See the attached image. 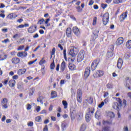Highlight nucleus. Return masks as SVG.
I'll return each mask as SVG.
<instances>
[{
	"label": "nucleus",
	"mask_w": 131,
	"mask_h": 131,
	"mask_svg": "<svg viewBox=\"0 0 131 131\" xmlns=\"http://www.w3.org/2000/svg\"><path fill=\"white\" fill-rule=\"evenodd\" d=\"M116 101L117 102H114L113 104V108L117 111H120L121 107H122V100L120 98H116Z\"/></svg>",
	"instance_id": "1"
},
{
	"label": "nucleus",
	"mask_w": 131,
	"mask_h": 131,
	"mask_svg": "<svg viewBox=\"0 0 131 131\" xmlns=\"http://www.w3.org/2000/svg\"><path fill=\"white\" fill-rule=\"evenodd\" d=\"M95 113V108L89 107L88 112L85 114V118L86 122H90L92 120V115Z\"/></svg>",
	"instance_id": "2"
},
{
	"label": "nucleus",
	"mask_w": 131,
	"mask_h": 131,
	"mask_svg": "<svg viewBox=\"0 0 131 131\" xmlns=\"http://www.w3.org/2000/svg\"><path fill=\"white\" fill-rule=\"evenodd\" d=\"M85 54V52L84 50H81L78 55L77 56V61L78 63H80L82 61H83V59H84V55Z\"/></svg>",
	"instance_id": "3"
},
{
	"label": "nucleus",
	"mask_w": 131,
	"mask_h": 131,
	"mask_svg": "<svg viewBox=\"0 0 131 131\" xmlns=\"http://www.w3.org/2000/svg\"><path fill=\"white\" fill-rule=\"evenodd\" d=\"M109 19H110L109 13L108 12L105 13L102 16V23L103 25L106 26L109 23Z\"/></svg>",
	"instance_id": "4"
},
{
	"label": "nucleus",
	"mask_w": 131,
	"mask_h": 131,
	"mask_svg": "<svg viewBox=\"0 0 131 131\" xmlns=\"http://www.w3.org/2000/svg\"><path fill=\"white\" fill-rule=\"evenodd\" d=\"M77 101L78 102V103H81V102H82V92L81 89L77 90Z\"/></svg>",
	"instance_id": "5"
},
{
	"label": "nucleus",
	"mask_w": 131,
	"mask_h": 131,
	"mask_svg": "<svg viewBox=\"0 0 131 131\" xmlns=\"http://www.w3.org/2000/svg\"><path fill=\"white\" fill-rule=\"evenodd\" d=\"M78 49L75 47H73V49H71L69 54L72 57H75L78 53Z\"/></svg>",
	"instance_id": "6"
},
{
	"label": "nucleus",
	"mask_w": 131,
	"mask_h": 131,
	"mask_svg": "<svg viewBox=\"0 0 131 131\" xmlns=\"http://www.w3.org/2000/svg\"><path fill=\"white\" fill-rule=\"evenodd\" d=\"M128 14V12H127V11L124 12H122L119 17V20H120V22H123L124 20L127 18Z\"/></svg>",
	"instance_id": "7"
},
{
	"label": "nucleus",
	"mask_w": 131,
	"mask_h": 131,
	"mask_svg": "<svg viewBox=\"0 0 131 131\" xmlns=\"http://www.w3.org/2000/svg\"><path fill=\"white\" fill-rule=\"evenodd\" d=\"M90 74H91V68L90 67H87L85 69V71L84 72L83 79L85 80L88 79V77H89V76H90Z\"/></svg>",
	"instance_id": "8"
},
{
	"label": "nucleus",
	"mask_w": 131,
	"mask_h": 131,
	"mask_svg": "<svg viewBox=\"0 0 131 131\" xmlns=\"http://www.w3.org/2000/svg\"><path fill=\"white\" fill-rule=\"evenodd\" d=\"M104 76V71L102 70H97L96 72L93 74V76L94 78H98V77H102Z\"/></svg>",
	"instance_id": "9"
},
{
	"label": "nucleus",
	"mask_w": 131,
	"mask_h": 131,
	"mask_svg": "<svg viewBox=\"0 0 131 131\" xmlns=\"http://www.w3.org/2000/svg\"><path fill=\"white\" fill-rule=\"evenodd\" d=\"M99 63H100V61L97 59H95L92 62L91 67L93 71H94V70H96L98 65H99Z\"/></svg>",
	"instance_id": "10"
},
{
	"label": "nucleus",
	"mask_w": 131,
	"mask_h": 131,
	"mask_svg": "<svg viewBox=\"0 0 131 131\" xmlns=\"http://www.w3.org/2000/svg\"><path fill=\"white\" fill-rule=\"evenodd\" d=\"M37 28V26L36 25L31 26L28 29V32L29 33H34L36 31V29Z\"/></svg>",
	"instance_id": "11"
},
{
	"label": "nucleus",
	"mask_w": 131,
	"mask_h": 131,
	"mask_svg": "<svg viewBox=\"0 0 131 131\" xmlns=\"http://www.w3.org/2000/svg\"><path fill=\"white\" fill-rule=\"evenodd\" d=\"M1 105H2L4 109L8 108V99L5 98L1 101Z\"/></svg>",
	"instance_id": "12"
},
{
	"label": "nucleus",
	"mask_w": 131,
	"mask_h": 131,
	"mask_svg": "<svg viewBox=\"0 0 131 131\" xmlns=\"http://www.w3.org/2000/svg\"><path fill=\"white\" fill-rule=\"evenodd\" d=\"M73 32L76 36H79V35H80V31L77 27H74L73 28Z\"/></svg>",
	"instance_id": "13"
},
{
	"label": "nucleus",
	"mask_w": 131,
	"mask_h": 131,
	"mask_svg": "<svg viewBox=\"0 0 131 131\" xmlns=\"http://www.w3.org/2000/svg\"><path fill=\"white\" fill-rule=\"evenodd\" d=\"M126 80V86L128 89V90H131V79L129 77H127L125 78Z\"/></svg>",
	"instance_id": "14"
},
{
	"label": "nucleus",
	"mask_w": 131,
	"mask_h": 131,
	"mask_svg": "<svg viewBox=\"0 0 131 131\" xmlns=\"http://www.w3.org/2000/svg\"><path fill=\"white\" fill-rule=\"evenodd\" d=\"M124 41V38L122 37H119L116 41V45L117 46H121L122 43H123V42Z\"/></svg>",
	"instance_id": "15"
},
{
	"label": "nucleus",
	"mask_w": 131,
	"mask_h": 131,
	"mask_svg": "<svg viewBox=\"0 0 131 131\" xmlns=\"http://www.w3.org/2000/svg\"><path fill=\"white\" fill-rule=\"evenodd\" d=\"M67 68V66L66 65V62L65 61L63 60L60 64V71L61 72H64L65 70Z\"/></svg>",
	"instance_id": "16"
},
{
	"label": "nucleus",
	"mask_w": 131,
	"mask_h": 131,
	"mask_svg": "<svg viewBox=\"0 0 131 131\" xmlns=\"http://www.w3.org/2000/svg\"><path fill=\"white\" fill-rule=\"evenodd\" d=\"M123 64V61L122 60V58H119L118 60L117 64V67H118L119 69H121Z\"/></svg>",
	"instance_id": "17"
},
{
	"label": "nucleus",
	"mask_w": 131,
	"mask_h": 131,
	"mask_svg": "<svg viewBox=\"0 0 131 131\" xmlns=\"http://www.w3.org/2000/svg\"><path fill=\"white\" fill-rule=\"evenodd\" d=\"M27 55H28V54L26 52H19L17 53V57L19 58H23V57L24 58L27 57Z\"/></svg>",
	"instance_id": "18"
},
{
	"label": "nucleus",
	"mask_w": 131,
	"mask_h": 131,
	"mask_svg": "<svg viewBox=\"0 0 131 131\" xmlns=\"http://www.w3.org/2000/svg\"><path fill=\"white\" fill-rule=\"evenodd\" d=\"M12 64H19L20 63V58L18 57H14L11 59Z\"/></svg>",
	"instance_id": "19"
},
{
	"label": "nucleus",
	"mask_w": 131,
	"mask_h": 131,
	"mask_svg": "<svg viewBox=\"0 0 131 131\" xmlns=\"http://www.w3.org/2000/svg\"><path fill=\"white\" fill-rule=\"evenodd\" d=\"M8 84L10 88H14L16 85V81L15 80L11 79L8 82Z\"/></svg>",
	"instance_id": "20"
},
{
	"label": "nucleus",
	"mask_w": 131,
	"mask_h": 131,
	"mask_svg": "<svg viewBox=\"0 0 131 131\" xmlns=\"http://www.w3.org/2000/svg\"><path fill=\"white\" fill-rule=\"evenodd\" d=\"M71 33H72V30H71V28H68L66 31V35L67 37H71L72 36Z\"/></svg>",
	"instance_id": "21"
},
{
	"label": "nucleus",
	"mask_w": 131,
	"mask_h": 131,
	"mask_svg": "<svg viewBox=\"0 0 131 131\" xmlns=\"http://www.w3.org/2000/svg\"><path fill=\"white\" fill-rule=\"evenodd\" d=\"M27 71L26 69H20L17 71V74L18 75H23V74H25V72H26Z\"/></svg>",
	"instance_id": "22"
},
{
	"label": "nucleus",
	"mask_w": 131,
	"mask_h": 131,
	"mask_svg": "<svg viewBox=\"0 0 131 131\" xmlns=\"http://www.w3.org/2000/svg\"><path fill=\"white\" fill-rule=\"evenodd\" d=\"M68 68L69 70H71V71H73L76 69V66L73 64V63H69L68 65Z\"/></svg>",
	"instance_id": "23"
},
{
	"label": "nucleus",
	"mask_w": 131,
	"mask_h": 131,
	"mask_svg": "<svg viewBox=\"0 0 131 131\" xmlns=\"http://www.w3.org/2000/svg\"><path fill=\"white\" fill-rule=\"evenodd\" d=\"M58 97V94L57 92L55 91H52L51 93V99H55V98H57Z\"/></svg>",
	"instance_id": "24"
},
{
	"label": "nucleus",
	"mask_w": 131,
	"mask_h": 131,
	"mask_svg": "<svg viewBox=\"0 0 131 131\" xmlns=\"http://www.w3.org/2000/svg\"><path fill=\"white\" fill-rule=\"evenodd\" d=\"M18 16L16 14L13 13H10L8 15L7 18L8 19H14L15 18H16Z\"/></svg>",
	"instance_id": "25"
},
{
	"label": "nucleus",
	"mask_w": 131,
	"mask_h": 131,
	"mask_svg": "<svg viewBox=\"0 0 131 131\" xmlns=\"http://www.w3.org/2000/svg\"><path fill=\"white\" fill-rule=\"evenodd\" d=\"M76 111H73L71 112V118L72 120H74L75 119V117H76Z\"/></svg>",
	"instance_id": "26"
},
{
	"label": "nucleus",
	"mask_w": 131,
	"mask_h": 131,
	"mask_svg": "<svg viewBox=\"0 0 131 131\" xmlns=\"http://www.w3.org/2000/svg\"><path fill=\"white\" fill-rule=\"evenodd\" d=\"M103 131H114L113 129L111 128L110 126H106L102 127Z\"/></svg>",
	"instance_id": "27"
},
{
	"label": "nucleus",
	"mask_w": 131,
	"mask_h": 131,
	"mask_svg": "<svg viewBox=\"0 0 131 131\" xmlns=\"http://www.w3.org/2000/svg\"><path fill=\"white\" fill-rule=\"evenodd\" d=\"M126 48L128 50H130L131 49V40H128L126 42Z\"/></svg>",
	"instance_id": "28"
},
{
	"label": "nucleus",
	"mask_w": 131,
	"mask_h": 131,
	"mask_svg": "<svg viewBox=\"0 0 131 131\" xmlns=\"http://www.w3.org/2000/svg\"><path fill=\"white\" fill-rule=\"evenodd\" d=\"M7 55L5 53H3L0 55V60L4 61V60H6L7 59Z\"/></svg>",
	"instance_id": "29"
},
{
	"label": "nucleus",
	"mask_w": 131,
	"mask_h": 131,
	"mask_svg": "<svg viewBox=\"0 0 131 131\" xmlns=\"http://www.w3.org/2000/svg\"><path fill=\"white\" fill-rule=\"evenodd\" d=\"M107 115L111 118H114L115 117V114H114V113L112 112H108Z\"/></svg>",
	"instance_id": "30"
},
{
	"label": "nucleus",
	"mask_w": 131,
	"mask_h": 131,
	"mask_svg": "<svg viewBox=\"0 0 131 131\" xmlns=\"http://www.w3.org/2000/svg\"><path fill=\"white\" fill-rule=\"evenodd\" d=\"M29 26V24H25L24 25H20L16 27L17 29L18 28H24V27H28Z\"/></svg>",
	"instance_id": "31"
},
{
	"label": "nucleus",
	"mask_w": 131,
	"mask_h": 131,
	"mask_svg": "<svg viewBox=\"0 0 131 131\" xmlns=\"http://www.w3.org/2000/svg\"><path fill=\"white\" fill-rule=\"evenodd\" d=\"M45 99V97L43 96H39L37 99V102H40L41 104H43V102L42 101V100Z\"/></svg>",
	"instance_id": "32"
},
{
	"label": "nucleus",
	"mask_w": 131,
	"mask_h": 131,
	"mask_svg": "<svg viewBox=\"0 0 131 131\" xmlns=\"http://www.w3.org/2000/svg\"><path fill=\"white\" fill-rule=\"evenodd\" d=\"M46 63H47V61L45 60V57H43L39 62V65L41 66L42 65H43V64H46Z\"/></svg>",
	"instance_id": "33"
},
{
	"label": "nucleus",
	"mask_w": 131,
	"mask_h": 131,
	"mask_svg": "<svg viewBox=\"0 0 131 131\" xmlns=\"http://www.w3.org/2000/svg\"><path fill=\"white\" fill-rule=\"evenodd\" d=\"M35 91V90L34 89V88H32L30 90V91L29 92V95L30 96V97H31V96H33V94H34Z\"/></svg>",
	"instance_id": "34"
},
{
	"label": "nucleus",
	"mask_w": 131,
	"mask_h": 131,
	"mask_svg": "<svg viewBox=\"0 0 131 131\" xmlns=\"http://www.w3.org/2000/svg\"><path fill=\"white\" fill-rule=\"evenodd\" d=\"M62 105L64 106V109H67V107H68V103H67L66 100L62 101Z\"/></svg>",
	"instance_id": "35"
},
{
	"label": "nucleus",
	"mask_w": 131,
	"mask_h": 131,
	"mask_svg": "<svg viewBox=\"0 0 131 131\" xmlns=\"http://www.w3.org/2000/svg\"><path fill=\"white\" fill-rule=\"evenodd\" d=\"M86 128V126L85 125V124H83L81 125L80 127V131H85Z\"/></svg>",
	"instance_id": "36"
},
{
	"label": "nucleus",
	"mask_w": 131,
	"mask_h": 131,
	"mask_svg": "<svg viewBox=\"0 0 131 131\" xmlns=\"http://www.w3.org/2000/svg\"><path fill=\"white\" fill-rule=\"evenodd\" d=\"M35 120L36 121V122H40V121H41L42 120L41 119V117L40 116H38L35 117Z\"/></svg>",
	"instance_id": "37"
},
{
	"label": "nucleus",
	"mask_w": 131,
	"mask_h": 131,
	"mask_svg": "<svg viewBox=\"0 0 131 131\" xmlns=\"http://www.w3.org/2000/svg\"><path fill=\"white\" fill-rule=\"evenodd\" d=\"M95 38H98V35H99V31L97 30H95L93 32Z\"/></svg>",
	"instance_id": "38"
},
{
	"label": "nucleus",
	"mask_w": 131,
	"mask_h": 131,
	"mask_svg": "<svg viewBox=\"0 0 131 131\" xmlns=\"http://www.w3.org/2000/svg\"><path fill=\"white\" fill-rule=\"evenodd\" d=\"M107 57L108 58H112V57H113V51L107 52Z\"/></svg>",
	"instance_id": "39"
},
{
	"label": "nucleus",
	"mask_w": 131,
	"mask_h": 131,
	"mask_svg": "<svg viewBox=\"0 0 131 131\" xmlns=\"http://www.w3.org/2000/svg\"><path fill=\"white\" fill-rule=\"evenodd\" d=\"M106 88L108 90L113 89V84H112V83H108L106 84Z\"/></svg>",
	"instance_id": "40"
},
{
	"label": "nucleus",
	"mask_w": 131,
	"mask_h": 131,
	"mask_svg": "<svg viewBox=\"0 0 131 131\" xmlns=\"http://www.w3.org/2000/svg\"><path fill=\"white\" fill-rule=\"evenodd\" d=\"M55 54H56V48H53L52 50L51 51V59H52L53 56H54V55H55Z\"/></svg>",
	"instance_id": "41"
},
{
	"label": "nucleus",
	"mask_w": 131,
	"mask_h": 131,
	"mask_svg": "<svg viewBox=\"0 0 131 131\" xmlns=\"http://www.w3.org/2000/svg\"><path fill=\"white\" fill-rule=\"evenodd\" d=\"M83 118V114L82 113H79L78 114V120H80V119H81Z\"/></svg>",
	"instance_id": "42"
},
{
	"label": "nucleus",
	"mask_w": 131,
	"mask_h": 131,
	"mask_svg": "<svg viewBox=\"0 0 131 131\" xmlns=\"http://www.w3.org/2000/svg\"><path fill=\"white\" fill-rule=\"evenodd\" d=\"M86 101H87V102H88V103L89 104H93V97H90L89 99L86 100Z\"/></svg>",
	"instance_id": "43"
},
{
	"label": "nucleus",
	"mask_w": 131,
	"mask_h": 131,
	"mask_svg": "<svg viewBox=\"0 0 131 131\" xmlns=\"http://www.w3.org/2000/svg\"><path fill=\"white\" fill-rule=\"evenodd\" d=\"M102 123L103 125H106V124H111L112 123V121H103Z\"/></svg>",
	"instance_id": "44"
},
{
	"label": "nucleus",
	"mask_w": 131,
	"mask_h": 131,
	"mask_svg": "<svg viewBox=\"0 0 131 131\" xmlns=\"http://www.w3.org/2000/svg\"><path fill=\"white\" fill-rule=\"evenodd\" d=\"M113 3L115 4H121L122 3V0H113Z\"/></svg>",
	"instance_id": "45"
},
{
	"label": "nucleus",
	"mask_w": 131,
	"mask_h": 131,
	"mask_svg": "<svg viewBox=\"0 0 131 131\" xmlns=\"http://www.w3.org/2000/svg\"><path fill=\"white\" fill-rule=\"evenodd\" d=\"M50 69L51 70H54L55 69V61L52 62L50 64Z\"/></svg>",
	"instance_id": "46"
},
{
	"label": "nucleus",
	"mask_w": 131,
	"mask_h": 131,
	"mask_svg": "<svg viewBox=\"0 0 131 131\" xmlns=\"http://www.w3.org/2000/svg\"><path fill=\"white\" fill-rule=\"evenodd\" d=\"M76 9L78 12V13H80L82 12V8H80V6L76 7Z\"/></svg>",
	"instance_id": "47"
},
{
	"label": "nucleus",
	"mask_w": 131,
	"mask_h": 131,
	"mask_svg": "<svg viewBox=\"0 0 131 131\" xmlns=\"http://www.w3.org/2000/svg\"><path fill=\"white\" fill-rule=\"evenodd\" d=\"M43 22H45V19L43 18H42L38 20V21L37 22V24H38L39 25H41V24H43Z\"/></svg>",
	"instance_id": "48"
},
{
	"label": "nucleus",
	"mask_w": 131,
	"mask_h": 131,
	"mask_svg": "<svg viewBox=\"0 0 131 131\" xmlns=\"http://www.w3.org/2000/svg\"><path fill=\"white\" fill-rule=\"evenodd\" d=\"M50 20V18H47L45 21V24H46L48 27L51 26V24H49Z\"/></svg>",
	"instance_id": "49"
},
{
	"label": "nucleus",
	"mask_w": 131,
	"mask_h": 131,
	"mask_svg": "<svg viewBox=\"0 0 131 131\" xmlns=\"http://www.w3.org/2000/svg\"><path fill=\"white\" fill-rule=\"evenodd\" d=\"M63 58L65 61H67V56L66 55V50H63Z\"/></svg>",
	"instance_id": "50"
},
{
	"label": "nucleus",
	"mask_w": 131,
	"mask_h": 131,
	"mask_svg": "<svg viewBox=\"0 0 131 131\" xmlns=\"http://www.w3.org/2000/svg\"><path fill=\"white\" fill-rule=\"evenodd\" d=\"M108 5L104 3L101 4V8H102L103 10H105V9H106Z\"/></svg>",
	"instance_id": "51"
},
{
	"label": "nucleus",
	"mask_w": 131,
	"mask_h": 131,
	"mask_svg": "<svg viewBox=\"0 0 131 131\" xmlns=\"http://www.w3.org/2000/svg\"><path fill=\"white\" fill-rule=\"evenodd\" d=\"M24 48H25V46L24 45L20 46L18 47L17 51H22V50H23Z\"/></svg>",
	"instance_id": "52"
},
{
	"label": "nucleus",
	"mask_w": 131,
	"mask_h": 131,
	"mask_svg": "<svg viewBox=\"0 0 131 131\" xmlns=\"http://www.w3.org/2000/svg\"><path fill=\"white\" fill-rule=\"evenodd\" d=\"M97 24V17H94L93 25L95 26Z\"/></svg>",
	"instance_id": "53"
},
{
	"label": "nucleus",
	"mask_w": 131,
	"mask_h": 131,
	"mask_svg": "<svg viewBox=\"0 0 131 131\" xmlns=\"http://www.w3.org/2000/svg\"><path fill=\"white\" fill-rule=\"evenodd\" d=\"M36 61H37V59H36L33 61H30L28 62V64L29 65H32V64H33L34 63H35V62H36Z\"/></svg>",
	"instance_id": "54"
},
{
	"label": "nucleus",
	"mask_w": 131,
	"mask_h": 131,
	"mask_svg": "<svg viewBox=\"0 0 131 131\" xmlns=\"http://www.w3.org/2000/svg\"><path fill=\"white\" fill-rule=\"evenodd\" d=\"M33 124H34L33 122H32V121L29 122L27 123L28 126H30V127L33 126Z\"/></svg>",
	"instance_id": "55"
},
{
	"label": "nucleus",
	"mask_w": 131,
	"mask_h": 131,
	"mask_svg": "<svg viewBox=\"0 0 131 131\" xmlns=\"http://www.w3.org/2000/svg\"><path fill=\"white\" fill-rule=\"evenodd\" d=\"M99 112L97 111L95 113V118L99 119L100 118V115H98Z\"/></svg>",
	"instance_id": "56"
},
{
	"label": "nucleus",
	"mask_w": 131,
	"mask_h": 131,
	"mask_svg": "<svg viewBox=\"0 0 131 131\" xmlns=\"http://www.w3.org/2000/svg\"><path fill=\"white\" fill-rule=\"evenodd\" d=\"M9 41H10L9 38H7L4 40L2 41V42H3V43H7V42H9Z\"/></svg>",
	"instance_id": "57"
},
{
	"label": "nucleus",
	"mask_w": 131,
	"mask_h": 131,
	"mask_svg": "<svg viewBox=\"0 0 131 131\" xmlns=\"http://www.w3.org/2000/svg\"><path fill=\"white\" fill-rule=\"evenodd\" d=\"M108 96H109V93L108 92H104L103 98H106V97H108Z\"/></svg>",
	"instance_id": "58"
},
{
	"label": "nucleus",
	"mask_w": 131,
	"mask_h": 131,
	"mask_svg": "<svg viewBox=\"0 0 131 131\" xmlns=\"http://www.w3.org/2000/svg\"><path fill=\"white\" fill-rule=\"evenodd\" d=\"M31 108V105H30L29 103L27 104V110H30Z\"/></svg>",
	"instance_id": "59"
},
{
	"label": "nucleus",
	"mask_w": 131,
	"mask_h": 131,
	"mask_svg": "<svg viewBox=\"0 0 131 131\" xmlns=\"http://www.w3.org/2000/svg\"><path fill=\"white\" fill-rule=\"evenodd\" d=\"M8 82H9V79H7V80H5L4 82H3V83H4V85H7Z\"/></svg>",
	"instance_id": "60"
},
{
	"label": "nucleus",
	"mask_w": 131,
	"mask_h": 131,
	"mask_svg": "<svg viewBox=\"0 0 131 131\" xmlns=\"http://www.w3.org/2000/svg\"><path fill=\"white\" fill-rule=\"evenodd\" d=\"M126 100L125 99H123V105L124 106V107H126Z\"/></svg>",
	"instance_id": "61"
},
{
	"label": "nucleus",
	"mask_w": 131,
	"mask_h": 131,
	"mask_svg": "<svg viewBox=\"0 0 131 131\" xmlns=\"http://www.w3.org/2000/svg\"><path fill=\"white\" fill-rule=\"evenodd\" d=\"M43 131H49V128H48V125H45L43 128Z\"/></svg>",
	"instance_id": "62"
},
{
	"label": "nucleus",
	"mask_w": 131,
	"mask_h": 131,
	"mask_svg": "<svg viewBox=\"0 0 131 131\" xmlns=\"http://www.w3.org/2000/svg\"><path fill=\"white\" fill-rule=\"evenodd\" d=\"M94 5V0H90L89 1V6H93Z\"/></svg>",
	"instance_id": "63"
},
{
	"label": "nucleus",
	"mask_w": 131,
	"mask_h": 131,
	"mask_svg": "<svg viewBox=\"0 0 131 131\" xmlns=\"http://www.w3.org/2000/svg\"><path fill=\"white\" fill-rule=\"evenodd\" d=\"M104 104H105V103H104V102L102 101V102L100 103V104H99V105H98L99 108H102V107H103Z\"/></svg>",
	"instance_id": "64"
}]
</instances>
